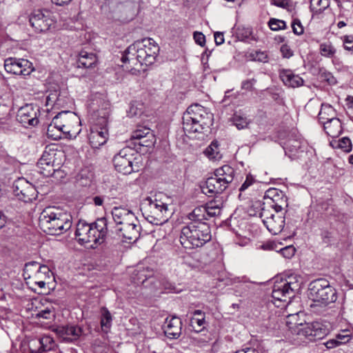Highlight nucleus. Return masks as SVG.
<instances>
[{
  "label": "nucleus",
  "instance_id": "obj_16",
  "mask_svg": "<svg viewBox=\"0 0 353 353\" xmlns=\"http://www.w3.org/2000/svg\"><path fill=\"white\" fill-rule=\"evenodd\" d=\"M116 170L123 174H130L132 172V149L125 147L114 156L113 159Z\"/></svg>",
  "mask_w": 353,
  "mask_h": 353
},
{
  "label": "nucleus",
  "instance_id": "obj_30",
  "mask_svg": "<svg viewBox=\"0 0 353 353\" xmlns=\"http://www.w3.org/2000/svg\"><path fill=\"white\" fill-rule=\"evenodd\" d=\"M214 174L228 186L234 180L235 170L230 165H224L216 169Z\"/></svg>",
  "mask_w": 353,
  "mask_h": 353
},
{
  "label": "nucleus",
  "instance_id": "obj_23",
  "mask_svg": "<svg viewBox=\"0 0 353 353\" xmlns=\"http://www.w3.org/2000/svg\"><path fill=\"white\" fill-rule=\"evenodd\" d=\"M265 198L271 200L270 206L276 213L281 212L288 205L287 196L283 192L276 188L268 189L265 193Z\"/></svg>",
  "mask_w": 353,
  "mask_h": 353
},
{
  "label": "nucleus",
  "instance_id": "obj_8",
  "mask_svg": "<svg viewBox=\"0 0 353 353\" xmlns=\"http://www.w3.org/2000/svg\"><path fill=\"white\" fill-rule=\"evenodd\" d=\"M142 285L143 287L149 290L151 294L160 293L161 290V279L154 276V270L148 265L147 260L136 265L134 270V284Z\"/></svg>",
  "mask_w": 353,
  "mask_h": 353
},
{
  "label": "nucleus",
  "instance_id": "obj_38",
  "mask_svg": "<svg viewBox=\"0 0 353 353\" xmlns=\"http://www.w3.org/2000/svg\"><path fill=\"white\" fill-rule=\"evenodd\" d=\"M232 123L239 130L244 129L248 127L250 121L241 112H235L232 117Z\"/></svg>",
  "mask_w": 353,
  "mask_h": 353
},
{
  "label": "nucleus",
  "instance_id": "obj_17",
  "mask_svg": "<svg viewBox=\"0 0 353 353\" xmlns=\"http://www.w3.org/2000/svg\"><path fill=\"white\" fill-rule=\"evenodd\" d=\"M14 194L26 203L36 199L37 190L34 187L23 178L15 181L13 184Z\"/></svg>",
  "mask_w": 353,
  "mask_h": 353
},
{
  "label": "nucleus",
  "instance_id": "obj_37",
  "mask_svg": "<svg viewBox=\"0 0 353 353\" xmlns=\"http://www.w3.org/2000/svg\"><path fill=\"white\" fill-rule=\"evenodd\" d=\"M236 35L239 39L245 41L247 40L256 41L252 35V29L250 27L239 26L236 29Z\"/></svg>",
  "mask_w": 353,
  "mask_h": 353
},
{
  "label": "nucleus",
  "instance_id": "obj_49",
  "mask_svg": "<svg viewBox=\"0 0 353 353\" xmlns=\"http://www.w3.org/2000/svg\"><path fill=\"white\" fill-rule=\"evenodd\" d=\"M336 338L340 345L346 344L351 339V334L349 330H341V332L336 334Z\"/></svg>",
  "mask_w": 353,
  "mask_h": 353
},
{
  "label": "nucleus",
  "instance_id": "obj_2",
  "mask_svg": "<svg viewBox=\"0 0 353 353\" xmlns=\"http://www.w3.org/2000/svg\"><path fill=\"white\" fill-rule=\"evenodd\" d=\"M107 219L101 218L88 223L80 220L77 224L75 236L78 242L85 247L96 248L101 244L108 232Z\"/></svg>",
  "mask_w": 353,
  "mask_h": 353
},
{
  "label": "nucleus",
  "instance_id": "obj_22",
  "mask_svg": "<svg viewBox=\"0 0 353 353\" xmlns=\"http://www.w3.org/2000/svg\"><path fill=\"white\" fill-rule=\"evenodd\" d=\"M53 331L63 341L66 343L77 341L83 334L82 327L76 325L57 326Z\"/></svg>",
  "mask_w": 353,
  "mask_h": 353
},
{
  "label": "nucleus",
  "instance_id": "obj_7",
  "mask_svg": "<svg viewBox=\"0 0 353 353\" xmlns=\"http://www.w3.org/2000/svg\"><path fill=\"white\" fill-rule=\"evenodd\" d=\"M309 298L326 306L334 303L337 299L336 290L325 279H318L311 281L308 286Z\"/></svg>",
  "mask_w": 353,
  "mask_h": 353
},
{
  "label": "nucleus",
  "instance_id": "obj_39",
  "mask_svg": "<svg viewBox=\"0 0 353 353\" xmlns=\"http://www.w3.org/2000/svg\"><path fill=\"white\" fill-rule=\"evenodd\" d=\"M40 347L39 351L40 353L50 351L52 349L54 345L53 339L49 336H44L39 339Z\"/></svg>",
  "mask_w": 353,
  "mask_h": 353
},
{
  "label": "nucleus",
  "instance_id": "obj_59",
  "mask_svg": "<svg viewBox=\"0 0 353 353\" xmlns=\"http://www.w3.org/2000/svg\"><path fill=\"white\" fill-rule=\"evenodd\" d=\"M325 345L327 348L330 349V348L335 347L339 345L340 344L339 343V341H337L336 338L335 337L334 339H330L327 341H326L325 343Z\"/></svg>",
  "mask_w": 353,
  "mask_h": 353
},
{
  "label": "nucleus",
  "instance_id": "obj_51",
  "mask_svg": "<svg viewBox=\"0 0 353 353\" xmlns=\"http://www.w3.org/2000/svg\"><path fill=\"white\" fill-rule=\"evenodd\" d=\"M281 254L287 259L292 258L296 252V249L293 245L285 246L280 250Z\"/></svg>",
  "mask_w": 353,
  "mask_h": 353
},
{
  "label": "nucleus",
  "instance_id": "obj_57",
  "mask_svg": "<svg viewBox=\"0 0 353 353\" xmlns=\"http://www.w3.org/2000/svg\"><path fill=\"white\" fill-rule=\"evenodd\" d=\"M271 4L281 8H287L290 6V0H272Z\"/></svg>",
  "mask_w": 353,
  "mask_h": 353
},
{
  "label": "nucleus",
  "instance_id": "obj_32",
  "mask_svg": "<svg viewBox=\"0 0 353 353\" xmlns=\"http://www.w3.org/2000/svg\"><path fill=\"white\" fill-rule=\"evenodd\" d=\"M318 118L321 123L326 121L332 120L336 118V111L331 105L323 103Z\"/></svg>",
  "mask_w": 353,
  "mask_h": 353
},
{
  "label": "nucleus",
  "instance_id": "obj_11",
  "mask_svg": "<svg viewBox=\"0 0 353 353\" xmlns=\"http://www.w3.org/2000/svg\"><path fill=\"white\" fill-rule=\"evenodd\" d=\"M62 156L61 151L46 150L37 163L40 173L45 176H52L59 168L61 163L57 162V159Z\"/></svg>",
  "mask_w": 353,
  "mask_h": 353
},
{
  "label": "nucleus",
  "instance_id": "obj_9",
  "mask_svg": "<svg viewBox=\"0 0 353 353\" xmlns=\"http://www.w3.org/2000/svg\"><path fill=\"white\" fill-rule=\"evenodd\" d=\"M300 288L301 283L296 280V276H290L288 279L276 281L272 292V297L275 301L274 304L276 305V301L290 303Z\"/></svg>",
  "mask_w": 353,
  "mask_h": 353
},
{
  "label": "nucleus",
  "instance_id": "obj_20",
  "mask_svg": "<svg viewBox=\"0 0 353 353\" xmlns=\"http://www.w3.org/2000/svg\"><path fill=\"white\" fill-rule=\"evenodd\" d=\"M107 123V119L103 117L101 122L103 125L102 127H99L96 124L90 128L88 139L90 144L93 148H99L106 143L108 137V132L106 128Z\"/></svg>",
  "mask_w": 353,
  "mask_h": 353
},
{
  "label": "nucleus",
  "instance_id": "obj_62",
  "mask_svg": "<svg viewBox=\"0 0 353 353\" xmlns=\"http://www.w3.org/2000/svg\"><path fill=\"white\" fill-rule=\"evenodd\" d=\"M213 147H214L216 148L218 147L217 142L212 141L211 143V144L207 148L205 152H206L207 154H208L209 156L212 154V152L213 151Z\"/></svg>",
  "mask_w": 353,
  "mask_h": 353
},
{
  "label": "nucleus",
  "instance_id": "obj_55",
  "mask_svg": "<svg viewBox=\"0 0 353 353\" xmlns=\"http://www.w3.org/2000/svg\"><path fill=\"white\" fill-rule=\"evenodd\" d=\"M293 32L296 35H301L303 33V28L299 20H294L292 23Z\"/></svg>",
  "mask_w": 353,
  "mask_h": 353
},
{
  "label": "nucleus",
  "instance_id": "obj_19",
  "mask_svg": "<svg viewBox=\"0 0 353 353\" xmlns=\"http://www.w3.org/2000/svg\"><path fill=\"white\" fill-rule=\"evenodd\" d=\"M39 107L32 104H26L19 108L17 119L23 126H35L39 123Z\"/></svg>",
  "mask_w": 353,
  "mask_h": 353
},
{
  "label": "nucleus",
  "instance_id": "obj_48",
  "mask_svg": "<svg viewBox=\"0 0 353 353\" xmlns=\"http://www.w3.org/2000/svg\"><path fill=\"white\" fill-rule=\"evenodd\" d=\"M338 147L345 152H350L352 148V141L347 137H343L339 141Z\"/></svg>",
  "mask_w": 353,
  "mask_h": 353
},
{
  "label": "nucleus",
  "instance_id": "obj_44",
  "mask_svg": "<svg viewBox=\"0 0 353 353\" xmlns=\"http://www.w3.org/2000/svg\"><path fill=\"white\" fill-rule=\"evenodd\" d=\"M270 28L273 31L283 30L286 28V23L284 21L272 18L268 22Z\"/></svg>",
  "mask_w": 353,
  "mask_h": 353
},
{
  "label": "nucleus",
  "instance_id": "obj_33",
  "mask_svg": "<svg viewBox=\"0 0 353 353\" xmlns=\"http://www.w3.org/2000/svg\"><path fill=\"white\" fill-rule=\"evenodd\" d=\"M131 213L130 210L121 207H114L112 211L114 221L120 225L128 223Z\"/></svg>",
  "mask_w": 353,
  "mask_h": 353
},
{
  "label": "nucleus",
  "instance_id": "obj_34",
  "mask_svg": "<svg viewBox=\"0 0 353 353\" xmlns=\"http://www.w3.org/2000/svg\"><path fill=\"white\" fill-rule=\"evenodd\" d=\"M161 290L160 293H180L183 291L181 285H176L165 279H161Z\"/></svg>",
  "mask_w": 353,
  "mask_h": 353
},
{
  "label": "nucleus",
  "instance_id": "obj_15",
  "mask_svg": "<svg viewBox=\"0 0 353 353\" xmlns=\"http://www.w3.org/2000/svg\"><path fill=\"white\" fill-rule=\"evenodd\" d=\"M4 68L7 72L16 75H29L33 70L32 63L28 59L9 57L5 60Z\"/></svg>",
  "mask_w": 353,
  "mask_h": 353
},
{
  "label": "nucleus",
  "instance_id": "obj_31",
  "mask_svg": "<svg viewBox=\"0 0 353 353\" xmlns=\"http://www.w3.org/2000/svg\"><path fill=\"white\" fill-rule=\"evenodd\" d=\"M98 59L95 54L82 50L79 54L78 67L92 68L97 63Z\"/></svg>",
  "mask_w": 353,
  "mask_h": 353
},
{
  "label": "nucleus",
  "instance_id": "obj_4",
  "mask_svg": "<svg viewBox=\"0 0 353 353\" xmlns=\"http://www.w3.org/2000/svg\"><path fill=\"white\" fill-rule=\"evenodd\" d=\"M137 62L134 63V75L139 74L143 78L148 76V68L155 61L159 52V47L150 38H144L134 41Z\"/></svg>",
  "mask_w": 353,
  "mask_h": 353
},
{
  "label": "nucleus",
  "instance_id": "obj_50",
  "mask_svg": "<svg viewBox=\"0 0 353 353\" xmlns=\"http://www.w3.org/2000/svg\"><path fill=\"white\" fill-rule=\"evenodd\" d=\"M311 7L314 6L315 8L318 7L319 11L325 10L330 6L329 0H311Z\"/></svg>",
  "mask_w": 353,
  "mask_h": 353
},
{
  "label": "nucleus",
  "instance_id": "obj_10",
  "mask_svg": "<svg viewBox=\"0 0 353 353\" xmlns=\"http://www.w3.org/2000/svg\"><path fill=\"white\" fill-rule=\"evenodd\" d=\"M76 117L72 112L68 111H62L58 113L51 121L48 127L47 134L48 137L54 139L61 137V132H70V123Z\"/></svg>",
  "mask_w": 353,
  "mask_h": 353
},
{
  "label": "nucleus",
  "instance_id": "obj_63",
  "mask_svg": "<svg viewBox=\"0 0 353 353\" xmlns=\"http://www.w3.org/2000/svg\"><path fill=\"white\" fill-rule=\"evenodd\" d=\"M345 101L347 108L353 109V96L348 95L345 99Z\"/></svg>",
  "mask_w": 353,
  "mask_h": 353
},
{
  "label": "nucleus",
  "instance_id": "obj_52",
  "mask_svg": "<svg viewBox=\"0 0 353 353\" xmlns=\"http://www.w3.org/2000/svg\"><path fill=\"white\" fill-rule=\"evenodd\" d=\"M256 83V79L254 78L250 79H246L241 83V89L246 91H252L254 90V85Z\"/></svg>",
  "mask_w": 353,
  "mask_h": 353
},
{
  "label": "nucleus",
  "instance_id": "obj_12",
  "mask_svg": "<svg viewBox=\"0 0 353 353\" xmlns=\"http://www.w3.org/2000/svg\"><path fill=\"white\" fill-rule=\"evenodd\" d=\"M223 205V200L216 197V199L208 202L205 205L194 208L188 214V219H196L197 221H205L210 218L219 215Z\"/></svg>",
  "mask_w": 353,
  "mask_h": 353
},
{
  "label": "nucleus",
  "instance_id": "obj_45",
  "mask_svg": "<svg viewBox=\"0 0 353 353\" xmlns=\"http://www.w3.org/2000/svg\"><path fill=\"white\" fill-rule=\"evenodd\" d=\"M250 57L252 61L261 62V63H267L268 62V56L265 51H255L250 54Z\"/></svg>",
  "mask_w": 353,
  "mask_h": 353
},
{
  "label": "nucleus",
  "instance_id": "obj_56",
  "mask_svg": "<svg viewBox=\"0 0 353 353\" xmlns=\"http://www.w3.org/2000/svg\"><path fill=\"white\" fill-rule=\"evenodd\" d=\"M194 41L200 46H203L205 43V37L201 32H194L193 35Z\"/></svg>",
  "mask_w": 353,
  "mask_h": 353
},
{
  "label": "nucleus",
  "instance_id": "obj_40",
  "mask_svg": "<svg viewBox=\"0 0 353 353\" xmlns=\"http://www.w3.org/2000/svg\"><path fill=\"white\" fill-rule=\"evenodd\" d=\"M112 316L110 312L105 307L101 310V325L103 330L107 331L111 327Z\"/></svg>",
  "mask_w": 353,
  "mask_h": 353
},
{
  "label": "nucleus",
  "instance_id": "obj_26",
  "mask_svg": "<svg viewBox=\"0 0 353 353\" xmlns=\"http://www.w3.org/2000/svg\"><path fill=\"white\" fill-rule=\"evenodd\" d=\"M304 141L300 137L288 139L283 146L285 153L290 159H294L300 152H303Z\"/></svg>",
  "mask_w": 353,
  "mask_h": 353
},
{
  "label": "nucleus",
  "instance_id": "obj_43",
  "mask_svg": "<svg viewBox=\"0 0 353 353\" xmlns=\"http://www.w3.org/2000/svg\"><path fill=\"white\" fill-rule=\"evenodd\" d=\"M92 174L86 173L85 171L82 170L77 176V181L80 185L88 186L92 183Z\"/></svg>",
  "mask_w": 353,
  "mask_h": 353
},
{
  "label": "nucleus",
  "instance_id": "obj_53",
  "mask_svg": "<svg viewBox=\"0 0 353 353\" xmlns=\"http://www.w3.org/2000/svg\"><path fill=\"white\" fill-rule=\"evenodd\" d=\"M280 51L282 54V57L285 59H289L292 57L294 54L292 50L287 44L282 45Z\"/></svg>",
  "mask_w": 353,
  "mask_h": 353
},
{
  "label": "nucleus",
  "instance_id": "obj_25",
  "mask_svg": "<svg viewBox=\"0 0 353 353\" xmlns=\"http://www.w3.org/2000/svg\"><path fill=\"white\" fill-rule=\"evenodd\" d=\"M182 322L180 318L172 316L167 318L163 325L165 335L170 339H178L181 334Z\"/></svg>",
  "mask_w": 353,
  "mask_h": 353
},
{
  "label": "nucleus",
  "instance_id": "obj_29",
  "mask_svg": "<svg viewBox=\"0 0 353 353\" xmlns=\"http://www.w3.org/2000/svg\"><path fill=\"white\" fill-rule=\"evenodd\" d=\"M326 134L331 137H338L343 131L342 123L337 117L322 123Z\"/></svg>",
  "mask_w": 353,
  "mask_h": 353
},
{
  "label": "nucleus",
  "instance_id": "obj_13",
  "mask_svg": "<svg viewBox=\"0 0 353 353\" xmlns=\"http://www.w3.org/2000/svg\"><path fill=\"white\" fill-rule=\"evenodd\" d=\"M52 272L48 266L41 265L35 261L26 263L23 269L24 279L31 281H49Z\"/></svg>",
  "mask_w": 353,
  "mask_h": 353
},
{
  "label": "nucleus",
  "instance_id": "obj_5",
  "mask_svg": "<svg viewBox=\"0 0 353 353\" xmlns=\"http://www.w3.org/2000/svg\"><path fill=\"white\" fill-rule=\"evenodd\" d=\"M212 115L199 104L190 105L183 116V128L188 133L202 132L211 124Z\"/></svg>",
  "mask_w": 353,
  "mask_h": 353
},
{
  "label": "nucleus",
  "instance_id": "obj_14",
  "mask_svg": "<svg viewBox=\"0 0 353 353\" xmlns=\"http://www.w3.org/2000/svg\"><path fill=\"white\" fill-rule=\"evenodd\" d=\"M260 217L268 231L273 235L281 233L285 224V216L283 214H271L268 210L262 209Z\"/></svg>",
  "mask_w": 353,
  "mask_h": 353
},
{
  "label": "nucleus",
  "instance_id": "obj_47",
  "mask_svg": "<svg viewBox=\"0 0 353 353\" xmlns=\"http://www.w3.org/2000/svg\"><path fill=\"white\" fill-rule=\"evenodd\" d=\"M132 230L131 224L129 223H126L123 224V226L119 228L118 230L121 232V235L123 238L125 239L123 241H126V240H130L132 239Z\"/></svg>",
  "mask_w": 353,
  "mask_h": 353
},
{
  "label": "nucleus",
  "instance_id": "obj_27",
  "mask_svg": "<svg viewBox=\"0 0 353 353\" xmlns=\"http://www.w3.org/2000/svg\"><path fill=\"white\" fill-rule=\"evenodd\" d=\"M279 74L283 84L288 87L294 88L303 85L304 80L290 69L279 70Z\"/></svg>",
  "mask_w": 353,
  "mask_h": 353
},
{
  "label": "nucleus",
  "instance_id": "obj_35",
  "mask_svg": "<svg viewBox=\"0 0 353 353\" xmlns=\"http://www.w3.org/2000/svg\"><path fill=\"white\" fill-rule=\"evenodd\" d=\"M313 325V341L321 339L329 333V329L323 323L315 321Z\"/></svg>",
  "mask_w": 353,
  "mask_h": 353
},
{
  "label": "nucleus",
  "instance_id": "obj_54",
  "mask_svg": "<svg viewBox=\"0 0 353 353\" xmlns=\"http://www.w3.org/2000/svg\"><path fill=\"white\" fill-rule=\"evenodd\" d=\"M343 46L345 50L353 52V36L347 35L344 37Z\"/></svg>",
  "mask_w": 353,
  "mask_h": 353
},
{
  "label": "nucleus",
  "instance_id": "obj_21",
  "mask_svg": "<svg viewBox=\"0 0 353 353\" xmlns=\"http://www.w3.org/2000/svg\"><path fill=\"white\" fill-rule=\"evenodd\" d=\"M150 128L138 125L134 130V150L137 153H145L148 148L152 144V141L147 137L150 134Z\"/></svg>",
  "mask_w": 353,
  "mask_h": 353
},
{
  "label": "nucleus",
  "instance_id": "obj_41",
  "mask_svg": "<svg viewBox=\"0 0 353 353\" xmlns=\"http://www.w3.org/2000/svg\"><path fill=\"white\" fill-rule=\"evenodd\" d=\"M205 323V316H201V319H196V316H192L190 319V325L196 333L201 332L205 328L204 325Z\"/></svg>",
  "mask_w": 353,
  "mask_h": 353
},
{
  "label": "nucleus",
  "instance_id": "obj_24",
  "mask_svg": "<svg viewBox=\"0 0 353 353\" xmlns=\"http://www.w3.org/2000/svg\"><path fill=\"white\" fill-rule=\"evenodd\" d=\"M228 187L223 181H221V179L214 174V176L207 179L205 184L201 186V190L204 194H209V196H211L214 194H221Z\"/></svg>",
  "mask_w": 353,
  "mask_h": 353
},
{
  "label": "nucleus",
  "instance_id": "obj_64",
  "mask_svg": "<svg viewBox=\"0 0 353 353\" xmlns=\"http://www.w3.org/2000/svg\"><path fill=\"white\" fill-rule=\"evenodd\" d=\"M239 351H243V352L245 353H259V350H257L256 349L247 347L241 350H239Z\"/></svg>",
  "mask_w": 353,
  "mask_h": 353
},
{
  "label": "nucleus",
  "instance_id": "obj_6",
  "mask_svg": "<svg viewBox=\"0 0 353 353\" xmlns=\"http://www.w3.org/2000/svg\"><path fill=\"white\" fill-rule=\"evenodd\" d=\"M140 210L143 216L150 223L162 225L169 219L168 205L156 195L154 198L144 199L140 205Z\"/></svg>",
  "mask_w": 353,
  "mask_h": 353
},
{
  "label": "nucleus",
  "instance_id": "obj_28",
  "mask_svg": "<svg viewBox=\"0 0 353 353\" xmlns=\"http://www.w3.org/2000/svg\"><path fill=\"white\" fill-rule=\"evenodd\" d=\"M313 323H298L294 326H289L292 333L303 336L310 341H313Z\"/></svg>",
  "mask_w": 353,
  "mask_h": 353
},
{
  "label": "nucleus",
  "instance_id": "obj_3",
  "mask_svg": "<svg viewBox=\"0 0 353 353\" xmlns=\"http://www.w3.org/2000/svg\"><path fill=\"white\" fill-rule=\"evenodd\" d=\"M189 219L190 222L181 230L179 241L185 249L201 248L212 239L210 228L205 221Z\"/></svg>",
  "mask_w": 353,
  "mask_h": 353
},
{
  "label": "nucleus",
  "instance_id": "obj_42",
  "mask_svg": "<svg viewBox=\"0 0 353 353\" xmlns=\"http://www.w3.org/2000/svg\"><path fill=\"white\" fill-rule=\"evenodd\" d=\"M255 182L256 179L252 174H249L246 176L245 181L243 183V184L241 185L239 190L240 192L239 194V198L240 199H244V197L243 196V192H245L250 186L253 185Z\"/></svg>",
  "mask_w": 353,
  "mask_h": 353
},
{
  "label": "nucleus",
  "instance_id": "obj_1",
  "mask_svg": "<svg viewBox=\"0 0 353 353\" xmlns=\"http://www.w3.org/2000/svg\"><path fill=\"white\" fill-rule=\"evenodd\" d=\"M72 216L67 212L50 206L45 208L39 216L41 229L50 235H59L72 227Z\"/></svg>",
  "mask_w": 353,
  "mask_h": 353
},
{
  "label": "nucleus",
  "instance_id": "obj_61",
  "mask_svg": "<svg viewBox=\"0 0 353 353\" xmlns=\"http://www.w3.org/2000/svg\"><path fill=\"white\" fill-rule=\"evenodd\" d=\"M49 281H31V283H33L37 285L41 290H46V285L48 283Z\"/></svg>",
  "mask_w": 353,
  "mask_h": 353
},
{
  "label": "nucleus",
  "instance_id": "obj_18",
  "mask_svg": "<svg viewBox=\"0 0 353 353\" xmlns=\"http://www.w3.org/2000/svg\"><path fill=\"white\" fill-rule=\"evenodd\" d=\"M29 21L36 32H43L48 30L54 25L50 13L47 10H34L30 16Z\"/></svg>",
  "mask_w": 353,
  "mask_h": 353
},
{
  "label": "nucleus",
  "instance_id": "obj_46",
  "mask_svg": "<svg viewBox=\"0 0 353 353\" xmlns=\"http://www.w3.org/2000/svg\"><path fill=\"white\" fill-rule=\"evenodd\" d=\"M320 77L323 81L327 82L330 85H336L337 83V80L332 73L325 70H321Z\"/></svg>",
  "mask_w": 353,
  "mask_h": 353
},
{
  "label": "nucleus",
  "instance_id": "obj_36",
  "mask_svg": "<svg viewBox=\"0 0 353 353\" xmlns=\"http://www.w3.org/2000/svg\"><path fill=\"white\" fill-rule=\"evenodd\" d=\"M319 52L323 57L333 58L336 52V50L331 42L325 41L320 44Z\"/></svg>",
  "mask_w": 353,
  "mask_h": 353
},
{
  "label": "nucleus",
  "instance_id": "obj_60",
  "mask_svg": "<svg viewBox=\"0 0 353 353\" xmlns=\"http://www.w3.org/2000/svg\"><path fill=\"white\" fill-rule=\"evenodd\" d=\"M130 53V46H128L125 50L123 52L121 56V61L124 63H129L130 59L128 57V55Z\"/></svg>",
  "mask_w": 353,
  "mask_h": 353
},
{
  "label": "nucleus",
  "instance_id": "obj_58",
  "mask_svg": "<svg viewBox=\"0 0 353 353\" xmlns=\"http://www.w3.org/2000/svg\"><path fill=\"white\" fill-rule=\"evenodd\" d=\"M214 41L217 46L221 45L224 43V36L222 32H216L214 33Z\"/></svg>",
  "mask_w": 353,
  "mask_h": 353
}]
</instances>
